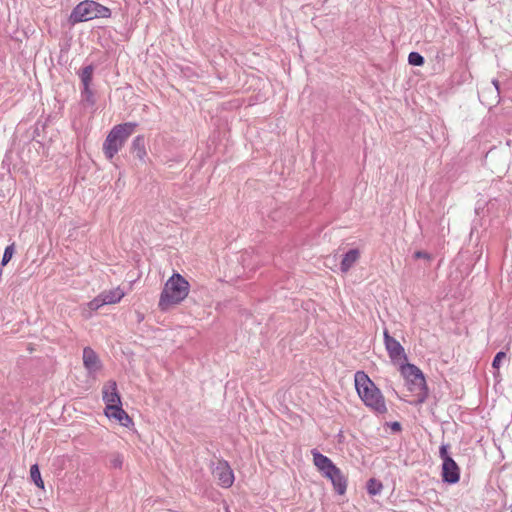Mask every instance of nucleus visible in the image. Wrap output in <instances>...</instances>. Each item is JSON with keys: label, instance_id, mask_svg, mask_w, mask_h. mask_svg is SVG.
I'll use <instances>...</instances> for the list:
<instances>
[{"label": "nucleus", "instance_id": "nucleus-1", "mask_svg": "<svg viewBox=\"0 0 512 512\" xmlns=\"http://www.w3.org/2000/svg\"><path fill=\"white\" fill-rule=\"evenodd\" d=\"M355 388L362 402L377 414H385L387 406L381 390L364 371L354 375Z\"/></svg>", "mask_w": 512, "mask_h": 512}, {"label": "nucleus", "instance_id": "nucleus-2", "mask_svg": "<svg viewBox=\"0 0 512 512\" xmlns=\"http://www.w3.org/2000/svg\"><path fill=\"white\" fill-rule=\"evenodd\" d=\"M189 282L179 273H174L165 283L160 294L158 307L167 311L171 306L181 303L189 293Z\"/></svg>", "mask_w": 512, "mask_h": 512}, {"label": "nucleus", "instance_id": "nucleus-3", "mask_svg": "<svg viewBox=\"0 0 512 512\" xmlns=\"http://www.w3.org/2000/svg\"><path fill=\"white\" fill-rule=\"evenodd\" d=\"M400 371L405 378L408 389L415 393V405L424 403L429 395V390L423 372L414 364L401 363Z\"/></svg>", "mask_w": 512, "mask_h": 512}, {"label": "nucleus", "instance_id": "nucleus-4", "mask_svg": "<svg viewBox=\"0 0 512 512\" xmlns=\"http://www.w3.org/2000/svg\"><path fill=\"white\" fill-rule=\"evenodd\" d=\"M136 127L137 123L126 122L118 124L111 129L103 143V152L107 159H113L124 146L126 140L132 135Z\"/></svg>", "mask_w": 512, "mask_h": 512}, {"label": "nucleus", "instance_id": "nucleus-5", "mask_svg": "<svg viewBox=\"0 0 512 512\" xmlns=\"http://www.w3.org/2000/svg\"><path fill=\"white\" fill-rule=\"evenodd\" d=\"M111 10L93 0H85L80 2L72 10L70 19L73 23L85 22L95 18H109Z\"/></svg>", "mask_w": 512, "mask_h": 512}, {"label": "nucleus", "instance_id": "nucleus-6", "mask_svg": "<svg viewBox=\"0 0 512 512\" xmlns=\"http://www.w3.org/2000/svg\"><path fill=\"white\" fill-rule=\"evenodd\" d=\"M94 70V65L89 64L77 72L82 84L81 102L87 107H93L96 104L95 93L91 89Z\"/></svg>", "mask_w": 512, "mask_h": 512}, {"label": "nucleus", "instance_id": "nucleus-7", "mask_svg": "<svg viewBox=\"0 0 512 512\" xmlns=\"http://www.w3.org/2000/svg\"><path fill=\"white\" fill-rule=\"evenodd\" d=\"M384 344L389 358L393 363L407 361V355L401 343L392 337L387 330L384 331Z\"/></svg>", "mask_w": 512, "mask_h": 512}, {"label": "nucleus", "instance_id": "nucleus-8", "mask_svg": "<svg viewBox=\"0 0 512 512\" xmlns=\"http://www.w3.org/2000/svg\"><path fill=\"white\" fill-rule=\"evenodd\" d=\"M212 474L217 478L219 485L223 488H229L234 483V472L228 461L224 459L217 462L216 467L212 470Z\"/></svg>", "mask_w": 512, "mask_h": 512}, {"label": "nucleus", "instance_id": "nucleus-9", "mask_svg": "<svg viewBox=\"0 0 512 512\" xmlns=\"http://www.w3.org/2000/svg\"><path fill=\"white\" fill-rule=\"evenodd\" d=\"M124 295V291L119 287L103 291L89 303V306L91 309H98L103 305L115 304L120 302Z\"/></svg>", "mask_w": 512, "mask_h": 512}, {"label": "nucleus", "instance_id": "nucleus-10", "mask_svg": "<svg viewBox=\"0 0 512 512\" xmlns=\"http://www.w3.org/2000/svg\"><path fill=\"white\" fill-rule=\"evenodd\" d=\"M104 413L109 419H115L124 427L128 428L134 424L132 418L122 408V402L108 405L105 407Z\"/></svg>", "mask_w": 512, "mask_h": 512}, {"label": "nucleus", "instance_id": "nucleus-11", "mask_svg": "<svg viewBox=\"0 0 512 512\" xmlns=\"http://www.w3.org/2000/svg\"><path fill=\"white\" fill-rule=\"evenodd\" d=\"M83 365L89 375H94L102 368L99 356L91 347H85L83 349Z\"/></svg>", "mask_w": 512, "mask_h": 512}, {"label": "nucleus", "instance_id": "nucleus-12", "mask_svg": "<svg viewBox=\"0 0 512 512\" xmlns=\"http://www.w3.org/2000/svg\"><path fill=\"white\" fill-rule=\"evenodd\" d=\"M311 454L313 456L314 465L324 477L330 475L337 468L329 457L323 455L317 449H313Z\"/></svg>", "mask_w": 512, "mask_h": 512}, {"label": "nucleus", "instance_id": "nucleus-13", "mask_svg": "<svg viewBox=\"0 0 512 512\" xmlns=\"http://www.w3.org/2000/svg\"><path fill=\"white\" fill-rule=\"evenodd\" d=\"M441 476L444 483L456 484L460 480V468L454 460H445Z\"/></svg>", "mask_w": 512, "mask_h": 512}, {"label": "nucleus", "instance_id": "nucleus-14", "mask_svg": "<svg viewBox=\"0 0 512 512\" xmlns=\"http://www.w3.org/2000/svg\"><path fill=\"white\" fill-rule=\"evenodd\" d=\"M102 399L106 404V407H108V405H113L121 402V397L117 389V383L115 381L110 380L103 386Z\"/></svg>", "mask_w": 512, "mask_h": 512}, {"label": "nucleus", "instance_id": "nucleus-15", "mask_svg": "<svg viewBox=\"0 0 512 512\" xmlns=\"http://www.w3.org/2000/svg\"><path fill=\"white\" fill-rule=\"evenodd\" d=\"M326 478H328L331 481L334 490L339 495H343L346 492L347 478L344 476V474L338 467Z\"/></svg>", "mask_w": 512, "mask_h": 512}, {"label": "nucleus", "instance_id": "nucleus-16", "mask_svg": "<svg viewBox=\"0 0 512 512\" xmlns=\"http://www.w3.org/2000/svg\"><path fill=\"white\" fill-rule=\"evenodd\" d=\"M360 252L358 249H350L347 251L342 258V261L340 263V270L343 273L348 272L353 265L357 262L359 259Z\"/></svg>", "mask_w": 512, "mask_h": 512}, {"label": "nucleus", "instance_id": "nucleus-17", "mask_svg": "<svg viewBox=\"0 0 512 512\" xmlns=\"http://www.w3.org/2000/svg\"><path fill=\"white\" fill-rule=\"evenodd\" d=\"M131 151L136 154V157L139 160H144L147 152H146V141L143 135L136 136L131 144Z\"/></svg>", "mask_w": 512, "mask_h": 512}, {"label": "nucleus", "instance_id": "nucleus-18", "mask_svg": "<svg viewBox=\"0 0 512 512\" xmlns=\"http://www.w3.org/2000/svg\"><path fill=\"white\" fill-rule=\"evenodd\" d=\"M366 489L368 494L372 496L379 495L383 489V484L376 478H371L367 481Z\"/></svg>", "mask_w": 512, "mask_h": 512}, {"label": "nucleus", "instance_id": "nucleus-19", "mask_svg": "<svg viewBox=\"0 0 512 512\" xmlns=\"http://www.w3.org/2000/svg\"><path fill=\"white\" fill-rule=\"evenodd\" d=\"M31 480L35 483L38 488H44V482L41 478L40 470L37 464H34L30 468Z\"/></svg>", "mask_w": 512, "mask_h": 512}, {"label": "nucleus", "instance_id": "nucleus-20", "mask_svg": "<svg viewBox=\"0 0 512 512\" xmlns=\"http://www.w3.org/2000/svg\"><path fill=\"white\" fill-rule=\"evenodd\" d=\"M425 62L424 57L415 51H412L408 55V63L413 66H422Z\"/></svg>", "mask_w": 512, "mask_h": 512}, {"label": "nucleus", "instance_id": "nucleus-21", "mask_svg": "<svg viewBox=\"0 0 512 512\" xmlns=\"http://www.w3.org/2000/svg\"><path fill=\"white\" fill-rule=\"evenodd\" d=\"M15 252L14 244L8 245L3 253L1 265L5 266L8 264V262L11 260L13 254Z\"/></svg>", "mask_w": 512, "mask_h": 512}, {"label": "nucleus", "instance_id": "nucleus-22", "mask_svg": "<svg viewBox=\"0 0 512 512\" xmlns=\"http://www.w3.org/2000/svg\"><path fill=\"white\" fill-rule=\"evenodd\" d=\"M123 456L120 453H114L110 457V465L115 469H121L123 466Z\"/></svg>", "mask_w": 512, "mask_h": 512}, {"label": "nucleus", "instance_id": "nucleus-23", "mask_svg": "<svg viewBox=\"0 0 512 512\" xmlns=\"http://www.w3.org/2000/svg\"><path fill=\"white\" fill-rule=\"evenodd\" d=\"M449 444H442L439 449V456L442 459V463L445 462V460H454L448 453Z\"/></svg>", "mask_w": 512, "mask_h": 512}, {"label": "nucleus", "instance_id": "nucleus-24", "mask_svg": "<svg viewBox=\"0 0 512 512\" xmlns=\"http://www.w3.org/2000/svg\"><path fill=\"white\" fill-rule=\"evenodd\" d=\"M506 357V353L503 352V351H499L493 358V361H492V367L494 369H499L500 368V364H501V361Z\"/></svg>", "mask_w": 512, "mask_h": 512}, {"label": "nucleus", "instance_id": "nucleus-25", "mask_svg": "<svg viewBox=\"0 0 512 512\" xmlns=\"http://www.w3.org/2000/svg\"><path fill=\"white\" fill-rule=\"evenodd\" d=\"M413 258L414 259H424L428 263L431 262L432 259H433L432 255L430 253H428V252H425V251H416V252H414Z\"/></svg>", "mask_w": 512, "mask_h": 512}, {"label": "nucleus", "instance_id": "nucleus-26", "mask_svg": "<svg viewBox=\"0 0 512 512\" xmlns=\"http://www.w3.org/2000/svg\"><path fill=\"white\" fill-rule=\"evenodd\" d=\"M388 425L393 432H400L402 430V426L398 421L390 422Z\"/></svg>", "mask_w": 512, "mask_h": 512}, {"label": "nucleus", "instance_id": "nucleus-27", "mask_svg": "<svg viewBox=\"0 0 512 512\" xmlns=\"http://www.w3.org/2000/svg\"><path fill=\"white\" fill-rule=\"evenodd\" d=\"M492 84L495 87L497 94L499 95V93H500V83H499V81L497 79H493L492 80Z\"/></svg>", "mask_w": 512, "mask_h": 512}, {"label": "nucleus", "instance_id": "nucleus-28", "mask_svg": "<svg viewBox=\"0 0 512 512\" xmlns=\"http://www.w3.org/2000/svg\"><path fill=\"white\" fill-rule=\"evenodd\" d=\"M328 0H323V3H326Z\"/></svg>", "mask_w": 512, "mask_h": 512}]
</instances>
